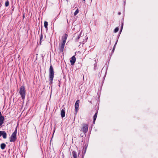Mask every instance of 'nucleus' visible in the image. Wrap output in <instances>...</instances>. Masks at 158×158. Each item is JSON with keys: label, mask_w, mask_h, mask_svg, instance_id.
Segmentation results:
<instances>
[{"label": "nucleus", "mask_w": 158, "mask_h": 158, "mask_svg": "<svg viewBox=\"0 0 158 158\" xmlns=\"http://www.w3.org/2000/svg\"><path fill=\"white\" fill-rule=\"evenodd\" d=\"M49 74V79L50 81V84H52V81L54 77V72L53 69L51 64L50 67Z\"/></svg>", "instance_id": "obj_1"}, {"label": "nucleus", "mask_w": 158, "mask_h": 158, "mask_svg": "<svg viewBox=\"0 0 158 158\" xmlns=\"http://www.w3.org/2000/svg\"><path fill=\"white\" fill-rule=\"evenodd\" d=\"M19 93L21 96L22 99L24 100L25 97L26 92L25 88L23 86H21L20 88Z\"/></svg>", "instance_id": "obj_2"}, {"label": "nucleus", "mask_w": 158, "mask_h": 158, "mask_svg": "<svg viewBox=\"0 0 158 158\" xmlns=\"http://www.w3.org/2000/svg\"><path fill=\"white\" fill-rule=\"evenodd\" d=\"M17 128H16L14 132L12 134L10 140V142H14L17 139Z\"/></svg>", "instance_id": "obj_3"}, {"label": "nucleus", "mask_w": 158, "mask_h": 158, "mask_svg": "<svg viewBox=\"0 0 158 158\" xmlns=\"http://www.w3.org/2000/svg\"><path fill=\"white\" fill-rule=\"evenodd\" d=\"M88 125L87 124H83V126L81 128V131L84 133H86L88 131Z\"/></svg>", "instance_id": "obj_4"}, {"label": "nucleus", "mask_w": 158, "mask_h": 158, "mask_svg": "<svg viewBox=\"0 0 158 158\" xmlns=\"http://www.w3.org/2000/svg\"><path fill=\"white\" fill-rule=\"evenodd\" d=\"M65 43L62 42L59 44V49L60 52H63L64 47Z\"/></svg>", "instance_id": "obj_5"}, {"label": "nucleus", "mask_w": 158, "mask_h": 158, "mask_svg": "<svg viewBox=\"0 0 158 158\" xmlns=\"http://www.w3.org/2000/svg\"><path fill=\"white\" fill-rule=\"evenodd\" d=\"M79 100H77L75 103V110L76 113H77V112L78 108L79 106Z\"/></svg>", "instance_id": "obj_6"}, {"label": "nucleus", "mask_w": 158, "mask_h": 158, "mask_svg": "<svg viewBox=\"0 0 158 158\" xmlns=\"http://www.w3.org/2000/svg\"><path fill=\"white\" fill-rule=\"evenodd\" d=\"M76 59L74 56H73L70 59V62L71 65H73L75 63Z\"/></svg>", "instance_id": "obj_7"}, {"label": "nucleus", "mask_w": 158, "mask_h": 158, "mask_svg": "<svg viewBox=\"0 0 158 158\" xmlns=\"http://www.w3.org/2000/svg\"><path fill=\"white\" fill-rule=\"evenodd\" d=\"M68 37V35L67 34H65L62 37V42L65 43L66 42V40Z\"/></svg>", "instance_id": "obj_8"}, {"label": "nucleus", "mask_w": 158, "mask_h": 158, "mask_svg": "<svg viewBox=\"0 0 158 158\" xmlns=\"http://www.w3.org/2000/svg\"><path fill=\"white\" fill-rule=\"evenodd\" d=\"M65 112L64 109H62L61 111V115L62 118L64 117L65 116Z\"/></svg>", "instance_id": "obj_9"}, {"label": "nucleus", "mask_w": 158, "mask_h": 158, "mask_svg": "<svg viewBox=\"0 0 158 158\" xmlns=\"http://www.w3.org/2000/svg\"><path fill=\"white\" fill-rule=\"evenodd\" d=\"M97 114H98V112H97L94 115V117H93V123H95V121L97 118Z\"/></svg>", "instance_id": "obj_10"}, {"label": "nucleus", "mask_w": 158, "mask_h": 158, "mask_svg": "<svg viewBox=\"0 0 158 158\" xmlns=\"http://www.w3.org/2000/svg\"><path fill=\"white\" fill-rule=\"evenodd\" d=\"M1 148L3 150L5 149V148L6 146V145L4 143H2L1 144Z\"/></svg>", "instance_id": "obj_11"}, {"label": "nucleus", "mask_w": 158, "mask_h": 158, "mask_svg": "<svg viewBox=\"0 0 158 158\" xmlns=\"http://www.w3.org/2000/svg\"><path fill=\"white\" fill-rule=\"evenodd\" d=\"M73 156L74 158H77V153L76 152L73 151L72 152Z\"/></svg>", "instance_id": "obj_12"}, {"label": "nucleus", "mask_w": 158, "mask_h": 158, "mask_svg": "<svg viewBox=\"0 0 158 158\" xmlns=\"http://www.w3.org/2000/svg\"><path fill=\"white\" fill-rule=\"evenodd\" d=\"M48 23L47 21H45L44 22V27L46 28L47 30L48 29Z\"/></svg>", "instance_id": "obj_13"}, {"label": "nucleus", "mask_w": 158, "mask_h": 158, "mask_svg": "<svg viewBox=\"0 0 158 158\" xmlns=\"http://www.w3.org/2000/svg\"><path fill=\"white\" fill-rule=\"evenodd\" d=\"M9 2L8 0H7L5 2V6L6 7L8 6L9 5Z\"/></svg>", "instance_id": "obj_14"}, {"label": "nucleus", "mask_w": 158, "mask_h": 158, "mask_svg": "<svg viewBox=\"0 0 158 158\" xmlns=\"http://www.w3.org/2000/svg\"><path fill=\"white\" fill-rule=\"evenodd\" d=\"M79 12V10L78 9H77V10L75 11L74 14V15L76 16Z\"/></svg>", "instance_id": "obj_15"}, {"label": "nucleus", "mask_w": 158, "mask_h": 158, "mask_svg": "<svg viewBox=\"0 0 158 158\" xmlns=\"http://www.w3.org/2000/svg\"><path fill=\"white\" fill-rule=\"evenodd\" d=\"M80 37V35L79 34L77 35V37L76 38V41H77Z\"/></svg>", "instance_id": "obj_16"}, {"label": "nucleus", "mask_w": 158, "mask_h": 158, "mask_svg": "<svg viewBox=\"0 0 158 158\" xmlns=\"http://www.w3.org/2000/svg\"><path fill=\"white\" fill-rule=\"evenodd\" d=\"M118 30L119 28L118 27H117L114 30V32L115 33H116L118 31Z\"/></svg>", "instance_id": "obj_17"}, {"label": "nucleus", "mask_w": 158, "mask_h": 158, "mask_svg": "<svg viewBox=\"0 0 158 158\" xmlns=\"http://www.w3.org/2000/svg\"><path fill=\"white\" fill-rule=\"evenodd\" d=\"M43 35H42V33H41V35H40V42L41 43V40L43 39Z\"/></svg>", "instance_id": "obj_18"}, {"label": "nucleus", "mask_w": 158, "mask_h": 158, "mask_svg": "<svg viewBox=\"0 0 158 158\" xmlns=\"http://www.w3.org/2000/svg\"><path fill=\"white\" fill-rule=\"evenodd\" d=\"M117 43V42H116L115 45H114V47H113V52H114V49L115 48V47Z\"/></svg>", "instance_id": "obj_19"}, {"label": "nucleus", "mask_w": 158, "mask_h": 158, "mask_svg": "<svg viewBox=\"0 0 158 158\" xmlns=\"http://www.w3.org/2000/svg\"><path fill=\"white\" fill-rule=\"evenodd\" d=\"M121 13L120 12H119L118 13V15H121Z\"/></svg>", "instance_id": "obj_20"}, {"label": "nucleus", "mask_w": 158, "mask_h": 158, "mask_svg": "<svg viewBox=\"0 0 158 158\" xmlns=\"http://www.w3.org/2000/svg\"><path fill=\"white\" fill-rule=\"evenodd\" d=\"M83 0L84 1V2H85V0Z\"/></svg>", "instance_id": "obj_21"}, {"label": "nucleus", "mask_w": 158, "mask_h": 158, "mask_svg": "<svg viewBox=\"0 0 158 158\" xmlns=\"http://www.w3.org/2000/svg\"><path fill=\"white\" fill-rule=\"evenodd\" d=\"M123 25H122V27H123Z\"/></svg>", "instance_id": "obj_22"}, {"label": "nucleus", "mask_w": 158, "mask_h": 158, "mask_svg": "<svg viewBox=\"0 0 158 158\" xmlns=\"http://www.w3.org/2000/svg\"><path fill=\"white\" fill-rule=\"evenodd\" d=\"M92 0H91V2L92 1Z\"/></svg>", "instance_id": "obj_23"}, {"label": "nucleus", "mask_w": 158, "mask_h": 158, "mask_svg": "<svg viewBox=\"0 0 158 158\" xmlns=\"http://www.w3.org/2000/svg\"><path fill=\"white\" fill-rule=\"evenodd\" d=\"M63 158H64V157H63Z\"/></svg>", "instance_id": "obj_24"}]
</instances>
